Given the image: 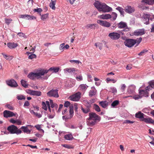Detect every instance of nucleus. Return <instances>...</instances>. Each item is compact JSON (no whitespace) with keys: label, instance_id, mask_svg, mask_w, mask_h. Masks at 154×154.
Segmentation results:
<instances>
[{"label":"nucleus","instance_id":"nucleus-1","mask_svg":"<svg viewBox=\"0 0 154 154\" xmlns=\"http://www.w3.org/2000/svg\"><path fill=\"white\" fill-rule=\"evenodd\" d=\"M45 72L42 71V69H41L39 70L38 72L36 73L31 72L28 74V77L29 78L33 80H34L35 79H47L48 78L49 75H46L44 77L42 76H43L45 75Z\"/></svg>","mask_w":154,"mask_h":154},{"label":"nucleus","instance_id":"nucleus-2","mask_svg":"<svg viewBox=\"0 0 154 154\" xmlns=\"http://www.w3.org/2000/svg\"><path fill=\"white\" fill-rule=\"evenodd\" d=\"M64 106L65 107L67 108L69 107V115H66L63 116L62 117V119L63 120H65V121H67L69 119H70L71 118H72L73 115V110L72 105H71L69 101L65 102L64 104Z\"/></svg>","mask_w":154,"mask_h":154},{"label":"nucleus","instance_id":"nucleus-3","mask_svg":"<svg viewBox=\"0 0 154 154\" xmlns=\"http://www.w3.org/2000/svg\"><path fill=\"white\" fill-rule=\"evenodd\" d=\"M7 129L11 134H16L18 135L21 133V130L18 129L17 127L14 125H11L8 127Z\"/></svg>","mask_w":154,"mask_h":154},{"label":"nucleus","instance_id":"nucleus-4","mask_svg":"<svg viewBox=\"0 0 154 154\" xmlns=\"http://www.w3.org/2000/svg\"><path fill=\"white\" fill-rule=\"evenodd\" d=\"M123 35L122 31H119L118 32H113L110 33L109 34V36L113 40H117L119 39L120 37V35Z\"/></svg>","mask_w":154,"mask_h":154},{"label":"nucleus","instance_id":"nucleus-5","mask_svg":"<svg viewBox=\"0 0 154 154\" xmlns=\"http://www.w3.org/2000/svg\"><path fill=\"white\" fill-rule=\"evenodd\" d=\"M86 104L85 107L83 108L82 106H81V109L82 112L84 113H88V112L91 111L90 109L91 108V105L89 102H88V100H86L84 101Z\"/></svg>","mask_w":154,"mask_h":154},{"label":"nucleus","instance_id":"nucleus-6","mask_svg":"<svg viewBox=\"0 0 154 154\" xmlns=\"http://www.w3.org/2000/svg\"><path fill=\"white\" fill-rule=\"evenodd\" d=\"M149 86H147L145 90H139V93L141 97L143 96L148 97L149 96Z\"/></svg>","mask_w":154,"mask_h":154},{"label":"nucleus","instance_id":"nucleus-7","mask_svg":"<svg viewBox=\"0 0 154 154\" xmlns=\"http://www.w3.org/2000/svg\"><path fill=\"white\" fill-rule=\"evenodd\" d=\"M125 46L129 48H131L136 44L135 39H126L125 42Z\"/></svg>","mask_w":154,"mask_h":154},{"label":"nucleus","instance_id":"nucleus-8","mask_svg":"<svg viewBox=\"0 0 154 154\" xmlns=\"http://www.w3.org/2000/svg\"><path fill=\"white\" fill-rule=\"evenodd\" d=\"M58 90L57 89H52L47 93V95L50 97H58L59 95L58 94Z\"/></svg>","mask_w":154,"mask_h":154},{"label":"nucleus","instance_id":"nucleus-9","mask_svg":"<svg viewBox=\"0 0 154 154\" xmlns=\"http://www.w3.org/2000/svg\"><path fill=\"white\" fill-rule=\"evenodd\" d=\"M81 93L80 92H77L75 94L69 97V99L73 101H77L80 98Z\"/></svg>","mask_w":154,"mask_h":154},{"label":"nucleus","instance_id":"nucleus-10","mask_svg":"<svg viewBox=\"0 0 154 154\" xmlns=\"http://www.w3.org/2000/svg\"><path fill=\"white\" fill-rule=\"evenodd\" d=\"M60 68L57 67H52L49 69L47 70L46 69H42L43 71L45 72L44 74H47L49 71L52 72L57 73L60 70Z\"/></svg>","mask_w":154,"mask_h":154},{"label":"nucleus","instance_id":"nucleus-11","mask_svg":"<svg viewBox=\"0 0 154 154\" xmlns=\"http://www.w3.org/2000/svg\"><path fill=\"white\" fill-rule=\"evenodd\" d=\"M89 118L88 119L94 120H100V118L98 115L96 114V113L94 112H91L89 113Z\"/></svg>","mask_w":154,"mask_h":154},{"label":"nucleus","instance_id":"nucleus-12","mask_svg":"<svg viewBox=\"0 0 154 154\" xmlns=\"http://www.w3.org/2000/svg\"><path fill=\"white\" fill-rule=\"evenodd\" d=\"M105 4L104 3H102L98 1H97L94 2V6L98 10L99 12H101V10L102 9V8L104 6V5Z\"/></svg>","mask_w":154,"mask_h":154},{"label":"nucleus","instance_id":"nucleus-13","mask_svg":"<svg viewBox=\"0 0 154 154\" xmlns=\"http://www.w3.org/2000/svg\"><path fill=\"white\" fill-rule=\"evenodd\" d=\"M97 23L101 26L105 27L108 28L110 26V23L106 21L101 20H99L97 21Z\"/></svg>","mask_w":154,"mask_h":154},{"label":"nucleus","instance_id":"nucleus-14","mask_svg":"<svg viewBox=\"0 0 154 154\" xmlns=\"http://www.w3.org/2000/svg\"><path fill=\"white\" fill-rule=\"evenodd\" d=\"M27 93L32 95L36 96H41L42 95V92L41 91L28 90Z\"/></svg>","mask_w":154,"mask_h":154},{"label":"nucleus","instance_id":"nucleus-15","mask_svg":"<svg viewBox=\"0 0 154 154\" xmlns=\"http://www.w3.org/2000/svg\"><path fill=\"white\" fill-rule=\"evenodd\" d=\"M4 116L5 118L12 117L13 116H16V114L10 111L5 110L4 112Z\"/></svg>","mask_w":154,"mask_h":154},{"label":"nucleus","instance_id":"nucleus-16","mask_svg":"<svg viewBox=\"0 0 154 154\" xmlns=\"http://www.w3.org/2000/svg\"><path fill=\"white\" fill-rule=\"evenodd\" d=\"M150 15L146 13H144L142 18H143V22L144 24L147 25L149 23V18Z\"/></svg>","mask_w":154,"mask_h":154},{"label":"nucleus","instance_id":"nucleus-17","mask_svg":"<svg viewBox=\"0 0 154 154\" xmlns=\"http://www.w3.org/2000/svg\"><path fill=\"white\" fill-rule=\"evenodd\" d=\"M6 83L8 86L12 87H16L17 86V83L15 80L14 79H11L6 81Z\"/></svg>","mask_w":154,"mask_h":154},{"label":"nucleus","instance_id":"nucleus-18","mask_svg":"<svg viewBox=\"0 0 154 154\" xmlns=\"http://www.w3.org/2000/svg\"><path fill=\"white\" fill-rule=\"evenodd\" d=\"M125 11L128 14H131L135 12V9L133 7L128 6L126 7Z\"/></svg>","mask_w":154,"mask_h":154},{"label":"nucleus","instance_id":"nucleus-19","mask_svg":"<svg viewBox=\"0 0 154 154\" xmlns=\"http://www.w3.org/2000/svg\"><path fill=\"white\" fill-rule=\"evenodd\" d=\"M100 9L101 10V12H103L104 13L109 12L112 10V9L111 8L107 6L106 4L104 5V6L102 8V9Z\"/></svg>","mask_w":154,"mask_h":154},{"label":"nucleus","instance_id":"nucleus-20","mask_svg":"<svg viewBox=\"0 0 154 154\" xmlns=\"http://www.w3.org/2000/svg\"><path fill=\"white\" fill-rule=\"evenodd\" d=\"M142 121H144L147 123L150 124L154 125V120L151 118H144L142 119Z\"/></svg>","mask_w":154,"mask_h":154},{"label":"nucleus","instance_id":"nucleus-21","mask_svg":"<svg viewBox=\"0 0 154 154\" xmlns=\"http://www.w3.org/2000/svg\"><path fill=\"white\" fill-rule=\"evenodd\" d=\"M144 29H138L134 32V35L136 36L141 35H144Z\"/></svg>","mask_w":154,"mask_h":154},{"label":"nucleus","instance_id":"nucleus-22","mask_svg":"<svg viewBox=\"0 0 154 154\" xmlns=\"http://www.w3.org/2000/svg\"><path fill=\"white\" fill-rule=\"evenodd\" d=\"M97 93V90L95 88L92 87L91 88V90H90L89 92V96L92 97L95 95Z\"/></svg>","mask_w":154,"mask_h":154},{"label":"nucleus","instance_id":"nucleus-23","mask_svg":"<svg viewBox=\"0 0 154 154\" xmlns=\"http://www.w3.org/2000/svg\"><path fill=\"white\" fill-rule=\"evenodd\" d=\"M112 18V16L109 14H102L98 16V18L102 19H107Z\"/></svg>","mask_w":154,"mask_h":154},{"label":"nucleus","instance_id":"nucleus-24","mask_svg":"<svg viewBox=\"0 0 154 154\" xmlns=\"http://www.w3.org/2000/svg\"><path fill=\"white\" fill-rule=\"evenodd\" d=\"M97 120H92L88 119L87 120V123L90 126H92L95 125Z\"/></svg>","mask_w":154,"mask_h":154},{"label":"nucleus","instance_id":"nucleus-25","mask_svg":"<svg viewBox=\"0 0 154 154\" xmlns=\"http://www.w3.org/2000/svg\"><path fill=\"white\" fill-rule=\"evenodd\" d=\"M118 28L120 29H123L126 27L127 26V24L126 23L121 21L119 23L117 24Z\"/></svg>","mask_w":154,"mask_h":154},{"label":"nucleus","instance_id":"nucleus-26","mask_svg":"<svg viewBox=\"0 0 154 154\" xmlns=\"http://www.w3.org/2000/svg\"><path fill=\"white\" fill-rule=\"evenodd\" d=\"M144 114L141 111H139L137 113L135 114V117L136 118H139L141 121L142 119H143L144 118L143 116Z\"/></svg>","mask_w":154,"mask_h":154},{"label":"nucleus","instance_id":"nucleus-27","mask_svg":"<svg viewBox=\"0 0 154 154\" xmlns=\"http://www.w3.org/2000/svg\"><path fill=\"white\" fill-rule=\"evenodd\" d=\"M7 45L8 48H15L18 46V44L14 43L9 42L7 44Z\"/></svg>","mask_w":154,"mask_h":154},{"label":"nucleus","instance_id":"nucleus-28","mask_svg":"<svg viewBox=\"0 0 154 154\" xmlns=\"http://www.w3.org/2000/svg\"><path fill=\"white\" fill-rule=\"evenodd\" d=\"M99 104L102 108H105L107 107L109 105V102L107 101H102L99 102Z\"/></svg>","mask_w":154,"mask_h":154},{"label":"nucleus","instance_id":"nucleus-29","mask_svg":"<svg viewBox=\"0 0 154 154\" xmlns=\"http://www.w3.org/2000/svg\"><path fill=\"white\" fill-rule=\"evenodd\" d=\"M141 2L149 5H152L154 4V0H142Z\"/></svg>","mask_w":154,"mask_h":154},{"label":"nucleus","instance_id":"nucleus-30","mask_svg":"<svg viewBox=\"0 0 154 154\" xmlns=\"http://www.w3.org/2000/svg\"><path fill=\"white\" fill-rule=\"evenodd\" d=\"M78 71V69L75 68H66L64 69V71L65 72H67L69 73L73 72V73Z\"/></svg>","mask_w":154,"mask_h":154},{"label":"nucleus","instance_id":"nucleus-31","mask_svg":"<svg viewBox=\"0 0 154 154\" xmlns=\"http://www.w3.org/2000/svg\"><path fill=\"white\" fill-rule=\"evenodd\" d=\"M88 87V86L85 84H81L79 86V89L81 90L85 91Z\"/></svg>","mask_w":154,"mask_h":154},{"label":"nucleus","instance_id":"nucleus-32","mask_svg":"<svg viewBox=\"0 0 154 154\" xmlns=\"http://www.w3.org/2000/svg\"><path fill=\"white\" fill-rule=\"evenodd\" d=\"M26 54H27L28 56V58L30 59H32L34 58H36V56L35 54H31V53H29L28 52H26Z\"/></svg>","mask_w":154,"mask_h":154},{"label":"nucleus","instance_id":"nucleus-33","mask_svg":"<svg viewBox=\"0 0 154 154\" xmlns=\"http://www.w3.org/2000/svg\"><path fill=\"white\" fill-rule=\"evenodd\" d=\"M116 9L119 11L121 15H122L123 16H124V15L125 14L124 10L123 8L120 7H118L116 8Z\"/></svg>","mask_w":154,"mask_h":154},{"label":"nucleus","instance_id":"nucleus-34","mask_svg":"<svg viewBox=\"0 0 154 154\" xmlns=\"http://www.w3.org/2000/svg\"><path fill=\"white\" fill-rule=\"evenodd\" d=\"M97 26V25L96 24H90L86 25L85 27L87 28V29L90 28L91 29H95Z\"/></svg>","mask_w":154,"mask_h":154},{"label":"nucleus","instance_id":"nucleus-35","mask_svg":"<svg viewBox=\"0 0 154 154\" xmlns=\"http://www.w3.org/2000/svg\"><path fill=\"white\" fill-rule=\"evenodd\" d=\"M21 128L23 129V131L24 132L26 133L27 134H29L30 133V130L28 129L27 127L22 126L21 127Z\"/></svg>","mask_w":154,"mask_h":154},{"label":"nucleus","instance_id":"nucleus-36","mask_svg":"<svg viewBox=\"0 0 154 154\" xmlns=\"http://www.w3.org/2000/svg\"><path fill=\"white\" fill-rule=\"evenodd\" d=\"M21 83L22 85L24 87L26 88L28 87V84L27 83V82L23 80H21Z\"/></svg>","mask_w":154,"mask_h":154},{"label":"nucleus","instance_id":"nucleus-37","mask_svg":"<svg viewBox=\"0 0 154 154\" xmlns=\"http://www.w3.org/2000/svg\"><path fill=\"white\" fill-rule=\"evenodd\" d=\"M128 92L130 94H134L135 92V88L133 87H130L128 88Z\"/></svg>","mask_w":154,"mask_h":154},{"label":"nucleus","instance_id":"nucleus-38","mask_svg":"<svg viewBox=\"0 0 154 154\" xmlns=\"http://www.w3.org/2000/svg\"><path fill=\"white\" fill-rule=\"evenodd\" d=\"M20 17L21 18H26V19H28V20H31L30 15H21L20 16Z\"/></svg>","mask_w":154,"mask_h":154},{"label":"nucleus","instance_id":"nucleus-39","mask_svg":"<svg viewBox=\"0 0 154 154\" xmlns=\"http://www.w3.org/2000/svg\"><path fill=\"white\" fill-rule=\"evenodd\" d=\"M65 139L67 140H72L73 137L71 134H67L64 136Z\"/></svg>","mask_w":154,"mask_h":154},{"label":"nucleus","instance_id":"nucleus-40","mask_svg":"<svg viewBox=\"0 0 154 154\" xmlns=\"http://www.w3.org/2000/svg\"><path fill=\"white\" fill-rule=\"evenodd\" d=\"M119 101L118 100H115L113 101L111 104V106L112 107H115L119 104Z\"/></svg>","mask_w":154,"mask_h":154},{"label":"nucleus","instance_id":"nucleus-41","mask_svg":"<svg viewBox=\"0 0 154 154\" xmlns=\"http://www.w3.org/2000/svg\"><path fill=\"white\" fill-rule=\"evenodd\" d=\"M149 85L148 86H149V90L151 88H154V80L150 81L149 82Z\"/></svg>","mask_w":154,"mask_h":154},{"label":"nucleus","instance_id":"nucleus-42","mask_svg":"<svg viewBox=\"0 0 154 154\" xmlns=\"http://www.w3.org/2000/svg\"><path fill=\"white\" fill-rule=\"evenodd\" d=\"M12 20L11 18H5V23L7 25H8L12 22Z\"/></svg>","mask_w":154,"mask_h":154},{"label":"nucleus","instance_id":"nucleus-43","mask_svg":"<svg viewBox=\"0 0 154 154\" xmlns=\"http://www.w3.org/2000/svg\"><path fill=\"white\" fill-rule=\"evenodd\" d=\"M94 109L95 110L98 112H99L101 111L99 106L96 104H94Z\"/></svg>","mask_w":154,"mask_h":154},{"label":"nucleus","instance_id":"nucleus-44","mask_svg":"<svg viewBox=\"0 0 154 154\" xmlns=\"http://www.w3.org/2000/svg\"><path fill=\"white\" fill-rule=\"evenodd\" d=\"M56 2H51L49 4L50 7L53 10H55V5Z\"/></svg>","mask_w":154,"mask_h":154},{"label":"nucleus","instance_id":"nucleus-45","mask_svg":"<svg viewBox=\"0 0 154 154\" xmlns=\"http://www.w3.org/2000/svg\"><path fill=\"white\" fill-rule=\"evenodd\" d=\"M141 96L140 94L135 95L133 96V98L135 100H138L141 99Z\"/></svg>","mask_w":154,"mask_h":154},{"label":"nucleus","instance_id":"nucleus-46","mask_svg":"<svg viewBox=\"0 0 154 154\" xmlns=\"http://www.w3.org/2000/svg\"><path fill=\"white\" fill-rule=\"evenodd\" d=\"M17 99L20 100H25L26 99V97L25 96L22 95H20L17 96Z\"/></svg>","mask_w":154,"mask_h":154},{"label":"nucleus","instance_id":"nucleus-47","mask_svg":"<svg viewBox=\"0 0 154 154\" xmlns=\"http://www.w3.org/2000/svg\"><path fill=\"white\" fill-rule=\"evenodd\" d=\"M2 54L3 55V56H4V58L7 60H11L12 59V58H11V57L10 56H8L3 53H2Z\"/></svg>","mask_w":154,"mask_h":154},{"label":"nucleus","instance_id":"nucleus-48","mask_svg":"<svg viewBox=\"0 0 154 154\" xmlns=\"http://www.w3.org/2000/svg\"><path fill=\"white\" fill-rule=\"evenodd\" d=\"M112 20H115L116 19V18L117 16V15L116 13L113 12L112 14Z\"/></svg>","mask_w":154,"mask_h":154},{"label":"nucleus","instance_id":"nucleus-49","mask_svg":"<svg viewBox=\"0 0 154 154\" xmlns=\"http://www.w3.org/2000/svg\"><path fill=\"white\" fill-rule=\"evenodd\" d=\"M42 108L45 110H47V106L44 102H42Z\"/></svg>","mask_w":154,"mask_h":154},{"label":"nucleus","instance_id":"nucleus-50","mask_svg":"<svg viewBox=\"0 0 154 154\" xmlns=\"http://www.w3.org/2000/svg\"><path fill=\"white\" fill-rule=\"evenodd\" d=\"M95 46H96V47H97V46H98L100 50H101V49L102 48L103 44L102 43H96L95 44Z\"/></svg>","mask_w":154,"mask_h":154},{"label":"nucleus","instance_id":"nucleus-51","mask_svg":"<svg viewBox=\"0 0 154 154\" xmlns=\"http://www.w3.org/2000/svg\"><path fill=\"white\" fill-rule=\"evenodd\" d=\"M75 78L78 81H82L83 80V77L81 75L77 76Z\"/></svg>","mask_w":154,"mask_h":154},{"label":"nucleus","instance_id":"nucleus-52","mask_svg":"<svg viewBox=\"0 0 154 154\" xmlns=\"http://www.w3.org/2000/svg\"><path fill=\"white\" fill-rule=\"evenodd\" d=\"M33 0H29L28 2V5L29 7H31L33 5Z\"/></svg>","mask_w":154,"mask_h":154},{"label":"nucleus","instance_id":"nucleus-53","mask_svg":"<svg viewBox=\"0 0 154 154\" xmlns=\"http://www.w3.org/2000/svg\"><path fill=\"white\" fill-rule=\"evenodd\" d=\"M65 48V44L63 43L60 45V50L63 51L64 50L63 49Z\"/></svg>","mask_w":154,"mask_h":154},{"label":"nucleus","instance_id":"nucleus-54","mask_svg":"<svg viewBox=\"0 0 154 154\" xmlns=\"http://www.w3.org/2000/svg\"><path fill=\"white\" fill-rule=\"evenodd\" d=\"M48 15L47 14H45L42 16L41 19L43 20L46 19L48 18Z\"/></svg>","mask_w":154,"mask_h":154},{"label":"nucleus","instance_id":"nucleus-55","mask_svg":"<svg viewBox=\"0 0 154 154\" xmlns=\"http://www.w3.org/2000/svg\"><path fill=\"white\" fill-rule=\"evenodd\" d=\"M134 122V121H131L129 120H125L124 122H123V123H126V124H132Z\"/></svg>","mask_w":154,"mask_h":154},{"label":"nucleus","instance_id":"nucleus-56","mask_svg":"<svg viewBox=\"0 0 154 154\" xmlns=\"http://www.w3.org/2000/svg\"><path fill=\"white\" fill-rule=\"evenodd\" d=\"M33 11L34 12H37L38 13H40L41 12H42V10L41 8H38L37 9H34L33 10Z\"/></svg>","mask_w":154,"mask_h":154},{"label":"nucleus","instance_id":"nucleus-57","mask_svg":"<svg viewBox=\"0 0 154 154\" xmlns=\"http://www.w3.org/2000/svg\"><path fill=\"white\" fill-rule=\"evenodd\" d=\"M50 104H51V107L52 108L54 107L55 105H57V104L53 103V101L51 100H50Z\"/></svg>","mask_w":154,"mask_h":154},{"label":"nucleus","instance_id":"nucleus-58","mask_svg":"<svg viewBox=\"0 0 154 154\" xmlns=\"http://www.w3.org/2000/svg\"><path fill=\"white\" fill-rule=\"evenodd\" d=\"M18 35L20 37H23L24 38L26 37V35L25 34L22 32H18L17 33Z\"/></svg>","mask_w":154,"mask_h":154},{"label":"nucleus","instance_id":"nucleus-59","mask_svg":"<svg viewBox=\"0 0 154 154\" xmlns=\"http://www.w3.org/2000/svg\"><path fill=\"white\" fill-rule=\"evenodd\" d=\"M130 27H128L127 26L126 27H125V29H124L122 31H122V32L123 31L124 32H128L130 30Z\"/></svg>","mask_w":154,"mask_h":154},{"label":"nucleus","instance_id":"nucleus-60","mask_svg":"<svg viewBox=\"0 0 154 154\" xmlns=\"http://www.w3.org/2000/svg\"><path fill=\"white\" fill-rule=\"evenodd\" d=\"M142 39V38L141 37H140L139 38H137L136 39H135L136 44L137 43L138 44H139V43H140V42H141Z\"/></svg>","mask_w":154,"mask_h":154},{"label":"nucleus","instance_id":"nucleus-61","mask_svg":"<svg viewBox=\"0 0 154 154\" xmlns=\"http://www.w3.org/2000/svg\"><path fill=\"white\" fill-rule=\"evenodd\" d=\"M6 106L8 109L10 110H13L14 109L13 106L10 105H7Z\"/></svg>","mask_w":154,"mask_h":154},{"label":"nucleus","instance_id":"nucleus-62","mask_svg":"<svg viewBox=\"0 0 154 154\" xmlns=\"http://www.w3.org/2000/svg\"><path fill=\"white\" fill-rule=\"evenodd\" d=\"M106 81L108 83V82H109V81H112V82L113 83H115L116 82V81L114 79H111L109 78H107L106 79Z\"/></svg>","mask_w":154,"mask_h":154},{"label":"nucleus","instance_id":"nucleus-63","mask_svg":"<svg viewBox=\"0 0 154 154\" xmlns=\"http://www.w3.org/2000/svg\"><path fill=\"white\" fill-rule=\"evenodd\" d=\"M111 90L112 91V93H116L117 92V90L116 89V88L114 87H112L111 88Z\"/></svg>","mask_w":154,"mask_h":154},{"label":"nucleus","instance_id":"nucleus-64","mask_svg":"<svg viewBox=\"0 0 154 154\" xmlns=\"http://www.w3.org/2000/svg\"><path fill=\"white\" fill-rule=\"evenodd\" d=\"M88 81L89 82H91L92 81V80L93 79V78H92V76L91 75H88Z\"/></svg>","mask_w":154,"mask_h":154}]
</instances>
